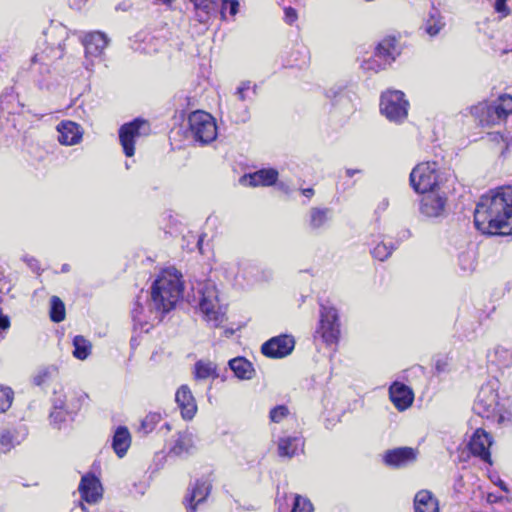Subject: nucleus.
Segmentation results:
<instances>
[{
  "label": "nucleus",
  "instance_id": "1",
  "mask_svg": "<svg viewBox=\"0 0 512 512\" xmlns=\"http://www.w3.org/2000/svg\"><path fill=\"white\" fill-rule=\"evenodd\" d=\"M181 273L174 267L163 269L151 286V299L147 308L139 300L132 309L134 329L149 332L160 323L163 316L172 310L182 297L183 282Z\"/></svg>",
  "mask_w": 512,
  "mask_h": 512
},
{
  "label": "nucleus",
  "instance_id": "2",
  "mask_svg": "<svg viewBox=\"0 0 512 512\" xmlns=\"http://www.w3.org/2000/svg\"><path fill=\"white\" fill-rule=\"evenodd\" d=\"M474 224L484 235H511L512 194H482L474 210Z\"/></svg>",
  "mask_w": 512,
  "mask_h": 512
},
{
  "label": "nucleus",
  "instance_id": "3",
  "mask_svg": "<svg viewBox=\"0 0 512 512\" xmlns=\"http://www.w3.org/2000/svg\"><path fill=\"white\" fill-rule=\"evenodd\" d=\"M455 181L453 172L440 169L435 161L421 162L410 173V184L415 192L456 191Z\"/></svg>",
  "mask_w": 512,
  "mask_h": 512
},
{
  "label": "nucleus",
  "instance_id": "4",
  "mask_svg": "<svg viewBox=\"0 0 512 512\" xmlns=\"http://www.w3.org/2000/svg\"><path fill=\"white\" fill-rule=\"evenodd\" d=\"M198 293L199 307L206 321L213 327H219L225 320L226 309L219 303L215 284L211 281L200 284Z\"/></svg>",
  "mask_w": 512,
  "mask_h": 512
},
{
  "label": "nucleus",
  "instance_id": "5",
  "mask_svg": "<svg viewBox=\"0 0 512 512\" xmlns=\"http://www.w3.org/2000/svg\"><path fill=\"white\" fill-rule=\"evenodd\" d=\"M409 102L400 90H387L382 93L380 111L390 121L400 123L407 118Z\"/></svg>",
  "mask_w": 512,
  "mask_h": 512
},
{
  "label": "nucleus",
  "instance_id": "6",
  "mask_svg": "<svg viewBox=\"0 0 512 512\" xmlns=\"http://www.w3.org/2000/svg\"><path fill=\"white\" fill-rule=\"evenodd\" d=\"M190 132L193 138L201 144H207L215 140L217 126L214 118L204 111H194L188 118Z\"/></svg>",
  "mask_w": 512,
  "mask_h": 512
},
{
  "label": "nucleus",
  "instance_id": "7",
  "mask_svg": "<svg viewBox=\"0 0 512 512\" xmlns=\"http://www.w3.org/2000/svg\"><path fill=\"white\" fill-rule=\"evenodd\" d=\"M327 345H336L340 337L338 311L335 307L322 304L320 309V325L317 330Z\"/></svg>",
  "mask_w": 512,
  "mask_h": 512
},
{
  "label": "nucleus",
  "instance_id": "8",
  "mask_svg": "<svg viewBox=\"0 0 512 512\" xmlns=\"http://www.w3.org/2000/svg\"><path fill=\"white\" fill-rule=\"evenodd\" d=\"M399 54L400 50L396 39L391 37L385 38L378 44L375 56L364 62L363 68L378 72L384 69L386 65L391 64Z\"/></svg>",
  "mask_w": 512,
  "mask_h": 512
},
{
  "label": "nucleus",
  "instance_id": "9",
  "mask_svg": "<svg viewBox=\"0 0 512 512\" xmlns=\"http://www.w3.org/2000/svg\"><path fill=\"white\" fill-rule=\"evenodd\" d=\"M149 133L147 121L135 119L129 123L123 124L119 129V140L123 152L127 157H132L135 153V143L141 137Z\"/></svg>",
  "mask_w": 512,
  "mask_h": 512
},
{
  "label": "nucleus",
  "instance_id": "10",
  "mask_svg": "<svg viewBox=\"0 0 512 512\" xmlns=\"http://www.w3.org/2000/svg\"><path fill=\"white\" fill-rule=\"evenodd\" d=\"M85 397L86 395H78L75 392H55L50 417L62 421L64 415L76 413L80 409L81 400Z\"/></svg>",
  "mask_w": 512,
  "mask_h": 512
},
{
  "label": "nucleus",
  "instance_id": "11",
  "mask_svg": "<svg viewBox=\"0 0 512 512\" xmlns=\"http://www.w3.org/2000/svg\"><path fill=\"white\" fill-rule=\"evenodd\" d=\"M498 393L491 385H483L474 403V411L481 417L490 418L499 406Z\"/></svg>",
  "mask_w": 512,
  "mask_h": 512
},
{
  "label": "nucleus",
  "instance_id": "12",
  "mask_svg": "<svg viewBox=\"0 0 512 512\" xmlns=\"http://www.w3.org/2000/svg\"><path fill=\"white\" fill-rule=\"evenodd\" d=\"M279 179V172L275 168H262L252 173L244 174L239 182L244 187L267 188L275 185Z\"/></svg>",
  "mask_w": 512,
  "mask_h": 512
},
{
  "label": "nucleus",
  "instance_id": "13",
  "mask_svg": "<svg viewBox=\"0 0 512 512\" xmlns=\"http://www.w3.org/2000/svg\"><path fill=\"white\" fill-rule=\"evenodd\" d=\"M419 211L426 218H439L445 214L447 197L445 194H420Z\"/></svg>",
  "mask_w": 512,
  "mask_h": 512
},
{
  "label": "nucleus",
  "instance_id": "14",
  "mask_svg": "<svg viewBox=\"0 0 512 512\" xmlns=\"http://www.w3.org/2000/svg\"><path fill=\"white\" fill-rule=\"evenodd\" d=\"M493 443L492 436L484 429H476L470 438L468 448L472 455L479 457L482 461L492 464L490 447Z\"/></svg>",
  "mask_w": 512,
  "mask_h": 512
},
{
  "label": "nucleus",
  "instance_id": "15",
  "mask_svg": "<svg viewBox=\"0 0 512 512\" xmlns=\"http://www.w3.org/2000/svg\"><path fill=\"white\" fill-rule=\"evenodd\" d=\"M295 346L292 336L279 335L266 341L261 348L262 353L270 358H283L289 355Z\"/></svg>",
  "mask_w": 512,
  "mask_h": 512
},
{
  "label": "nucleus",
  "instance_id": "16",
  "mask_svg": "<svg viewBox=\"0 0 512 512\" xmlns=\"http://www.w3.org/2000/svg\"><path fill=\"white\" fill-rule=\"evenodd\" d=\"M109 40L107 36L100 32L94 31L87 33L82 39V44L85 48L86 68L89 69L88 61L91 58H100L104 49L107 47Z\"/></svg>",
  "mask_w": 512,
  "mask_h": 512
},
{
  "label": "nucleus",
  "instance_id": "17",
  "mask_svg": "<svg viewBox=\"0 0 512 512\" xmlns=\"http://www.w3.org/2000/svg\"><path fill=\"white\" fill-rule=\"evenodd\" d=\"M418 450L411 447H399L388 450L384 455L386 465L394 468L406 467L417 460Z\"/></svg>",
  "mask_w": 512,
  "mask_h": 512
},
{
  "label": "nucleus",
  "instance_id": "18",
  "mask_svg": "<svg viewBox=\"0 0 512 512\" xmlns=\"http://www.w3.org/2000/svg\"><path fill=\"white\" fill-rule=\"evenodd\" d=\"M58 141L65 146L76 145L81 142L83 129L79 124L70 120L61 121L57 125Z\"/></svg>",
  "mask_w": 512,
  "mask_h": 512
},
{
  "label": "nucleus",
  "instance_id": "19",
  "mask_svg": "<svg viewBox=\"0 0 512 512\" xmlns=\"http://www.w3.org/2000/svg\"><path fill=\"white\" fill-rule=\"evenodd\" d=\"M175 401L185 420H191L197 412L196 400L191 389L187 385L178 388L175 394Z\"/></svg>",
  "mask_w": 512,
  "mask_h": 512
},
{
  "label": "nucleus",
  "instance_id": "20",
  "mask_svg": "<svg viewBox=\"0 0 512 512\" xmlns=\"http://www.w3.org/2000/svg\"><path fill=\"white\" fill-rule=\"evenodd\" d=\"M389 396L392 403L399 411H404L409 408L414 400L412 390L399 382H394L389 388Z\"/></svg>",
  "mask_w": 512,
  "mask_h": 512
},
{
  "label": "nucleus",
  "instance_id": "21",
  "mask_svg": "<svg viewBox=\"0 0 512 512\" xmlns=\"http://www.w3.org/2000/svg\"><path fill=\"white\" fill-rule=\"evenodd\" d=\"M498 108L499 103L497 101L493 103L483 102L473 107L472 113L477 116H479L480 113L483 114V116L480 119L482 123L495 124L501 120L506 119L508 116V114L505 111L500 110Z\"/></svg>",
  "mask_w": 512,
  "mask_h": 512
},
{
  "label": "nucleus",
  "instance_id": "22",
  "mask_svg": "<svg viewBox=\"0 0 512 512\" xmlns=\"http://www.w3.org/2000/svg\"><path fill=\"white\" fill-rule=\"evenodd\" d=\"M81 497L88 503H96L102 497V486L97 477L84 475L79 485Z\"/></svg>",
  "mask_w": 512,
  "mask_h": 512
},
{
  "label": "nucleus",
  "instance_id": "23",
  "mask_svg": "<svg viewBox=\"0 0 512 512\" xmlns=\"http://www.w3.org/2000/svg\"><path fill=\"white\" fill-rule=\"evenodd\" d=\"M211 490L207 480H197L190 493L185 497L184 504L191 512H196L198 504L205 501Z\"/></svg>",
  "mask_w": 512,
  "mask_h": 512
},
{
  "label": "nucleus",
  "instance_id": "24",
  "mask_svg": "<svg viewBox=\"0 0 512 512\" xmlns=\"http://www.w3.org/2000/svg\"><path fill=\"white\" fill-rule=\"evenodd\" d=\"M194 448L193 435L188 431L178 432L172 441L169 454L177 457L189 455Z\"/></svg>",
  "mask_w": 512,
  "mask_h": 512
},
{
  "label": "nucleus",
  "instance_id": "25",
  "mask_svg": "<svg viewBox=\"0 0 512 512\" xmlns=\"http://www.w3.org/2000/svg\"><path fill=\"white\" fill-rule=\"evenodd\" d=\"M446 23L441 12L434 6L425 17L422 29L430 37H436L444 29Z\"/></svg>",
  "mask_w": 512,
  "mask_h": 512
},
{
  "label": "nucleus",
  "instance_id": "26",
  "mask_svg": "<svg viewBox=\"0 0 512 512\" xmlns=\"http://www.w3.org/2000/svg\"><path fill=\"white\" fill-rule=\"evenodd\" d=\"M414 512H439V502L429 490H420L415 494Z\"/></svg>",
  "mask_w": 512,
  "mask_h": 512
},
{
  "label": "nucleus",
  "instance_id": "27",
  "mask_svg": "<svg viewBox=\"0 0 512 512\" xmlns=\"http://www.w3.org/2000/svg\"><path fill=\"white\" fill-rule=\"evenodd\" d=\"M304 447V439L301 436H285L278 441V454L281 457L292 458Z\"/></svg>",
  "mask_w": 512,
  "mask_h": 512
},
{
  "label": "nucleus",
  "instance_id": "28",
  "mask_svg": "<svg viewBox=\"0 0 512 512\" xmlns=\"http://www.w3.org/2000/svg\"><path fill=\"white\" fill-rule=\"evenodd\" d=\"M250 265L245 261L235 259L231 261H226L221 265V270L223 271L225 277L230 281H238L240 278L246 279L245 270L249 268Z\"/></svg>",
  "mask_w": 512,
  "mask_h": 512
},
{
  "label": "nucleus",
  "instance_id": "29",
  "mask_svg": "<svg viewBox=\"0 0 512 512\" xmlns=\"http://www.w3.org/2000/svg\"><path fill=\"white\" fill-rule=\"evenodd\" d=\"M130 445H131V435H130L129 430L124 426L118 427L116 429V431L113 435V439H112V447H113L115 453L119 457H123L126 454Z\"/></svg>",
  "mask_w": 512,
  "mask_h": 512
},
{
  "label": "nucleus",
  "instance_id": "30",
  "mask_svg": "<svg viewBox=\"0 0 512 512\" xmlns=\"http://www.w3.org/2000/svg\"><path fill=\"white\" fill-rule=\"evenodd\" d=\"M229 367L239 379L249 380L254 376V369L248 360L243 357H236L229 361Z\"/></svg>",
  "mask_w": 512,
  "mask_h": 512
},
{
  "label": "nucleus",
  "instance_id": "31",
  "mask_svg": "<svg viewBox=\"0 0 512 512\" xmlns=\"http://www.w3.org/2000/svg\"><path fill=\"white\" fill-rule=\"evenodd\" d=\"M194 378L196 380L215 379L219 376L217 365L212 361L199 360L194 365Z\"/></svg>",
  "mask_w": 512,
  "mask_h": 512
},
{
  "label": "nucleus",
  "instance_id": "32",
  "mask_svg": "<svg viewBox=\"0 0 512 512\" xmlns=\"http://www.w3.org/2000/svg\"><path fill=\"white\" fill-rule=\"evenodd\" d=\"M73 347V356L79 360H85L91 354V342L81 335H77L74 337Z\"/></svg>",
  "mask_w": 512,
  "mask_h": 512
},
{
  "label": "nucleus",
  "instance_id": "33",
  "mask_svg": "<svg viewBox=\"0 0 512 512\" xmlns=\"http://www.w3.org/2000/svg\"><path fill=\"white\" fill-rule=\"evenodd\" d=\"M330 218V210L327 208H313L310 212L309 225L312 229L323 227Z\"/></svg>",
  "mask_w": 512,
  "mask_h": 512
},
{
  "label": "nucleus",
  "instance_id": "34",
  "mask_svg": "<svg viewBox=\"0 0 512 512\" xmlns=\"http://www.w3.org/2000/svg\"><path fill=\"white\" fill-rule=\"evenodd\" d=\"M19 103L17 97L12 90L5 91L0 96V110L6 111L8 114L17 112Z\"/></svg>",
  "mask_w": 512,
  "mask_h": 512
},
{
  "label": "nucleus",
  "instance_id": "35",
  "mask_svg": "<svg viewBox=\"0 0 512 512\" xmlns=\"http://www.w3.org/2000/svg\"><path fill=\"white\" fill-rule=\"evenodd\" d=\"M59 369L56 365H48L40 368L35 374L33 381L37 386L52 380L58 375Z\"/></svg>",
  "mask_w": 512,
  "mask_h": 512
},
{
  "label": "nucleus",
  "instance_id": "36",
  "mask_svg": "<svg viewBox=\"0 0 512 512\" xmlns=\"http://www.w3.org/2000/svg\"><path fill=\"white\" fill-rule=\"evenodd\" d=\"M50 318L53 322L59 323L65 319V306L61 299L53 296L50 300Z\"/></svg>",
  "mask_w": 512,
  "mask_h": 512
},
{
  "label": "nucleus",
  "instance_id": "37",
  "mask_svg": "<svg viewBox=\"0 0 512 512\" xmlns=\"http://www.w3.org/2000/svg\"><path fill=\"white\" fill-rule=\"evenodd\" d=\"M394 249L395 247L392 245V243L381 241L372 249L371 254L375 259L384 261L390 257Z\"/></svg>",
  "mask_w": 512,
  "mask_h": 512
},
{
  "label": "nucleus",
  "instance_id": "38",
  "mask_svg": "<svg viewBox=\"0 0 512 512\" xmlns=\"http://www.w3.org/2000/svg\"><path fill=\"white\" fill-rule=\"evenodd\" d=\"M19 441L13 431L5 430L0 435V448L3 453L9 452Z\"/></svg>",
  "mask_w": 512,
  "mask_h": 512
},
{
  "label": "nucleus",
  "instance_id": "39",
  "mask_svg": "<svg viewBox=\"0 0 512 512\" xmlns=\"http://www.w3.org/2000/svg\"><path fill=\"white\" fill-rule=\"evenodd\" d=\"M161 415L159 413H149L146 417L141 421V425L139 431L144 435L149 434L154 430L156 425L160 422Z\"/></svg>",
  "mask_w": 512,
  "mask_h": 512
},
{
  "label": "nucleus",
  "instance_id": "40",
  "mask_svg": "<svg viewBox=\"0 0 512 512\" xmlns=\"http://www.w3.org/2000/svg\"><path fill=\"white\" fill-rule=\"evenodd\" d=\"M459 266L464 272H472L475 269V253L465 251L459 255Z\"/></svg>",
  "mask_w": 512,
  "mask_h": 512
},
{
  "label": "nucleus",
  "instance_id": "41",
  "mask_svg": "<svg viewBox=\"0 0 512 512\" xmlns=\"http://www.w3.org/2000/svg\"><path fill=\"white\" fill-rule=\"evenodd\" d=\"M291 512H313L311 502L300 495H293V507Z\"/></svg>",
  "mask_w": 512,
  "mask_h": 512
},
{
  "label": "nucleus",
  "instance_id": "42",
  "mask_svg": "<svg viewBox=\"0 0 512 512\" xmlns=\"http://www.w3.org/2000/svg\"><path fill=\"white\" fill-rule=\"evenodd\" d=\"M13 391L9 387H0V412L7 411L13 401Z\"/></svg>",
  "mask_w": 512,
  "mask_h": 512
},
{
  "label": "nucleus",
  "instance_id": "43",
  "mask_svg": "<svg viewBox=\"0 0 512 512\" xmlns=\"http://www.w3.org/2000/svg\"><path fill=\"white\" fill-rule=\"evenodd\" d=\"M289 415V409L285 405H278L271 409L269 418L274 423H280Z\"/></svg>",
  "mask_w": 512,
  "mask_h": 512
},
{
  "label": "nucleus",
  "instance_id": "44",
  "mask_svg": "<svg viewBox=\"0 0 512 512\" xmlns=\"http://www.w3.org/2000/svg\"><path fill=\"white\" fill-rule=\"evenodd\" d=\"M53 52L55 53L54 58H59L62 56L61 52H57L54 49L50 48L49 53L46 51H43L41 53H35L33 55V57L31 58V63L33 65L37 64V63L48 65V60L51 58L50 53H53Z\"/></svg>",
  "mask_w": 512,
  "mask_h": 512
},
{
  "label": "nucleus",
  "instance_id": "45",
  "mask_svg": "<svg viewBox=\"0 0 512 512\" xmlns=\"http://www.w3.org/2000/svg\"><path fill=\"white\" fill-rule=\"evenodd\" d=\"M255 94V88L251 86L250 82H243L237 88L236 95L240 101H246L251 99V96Z\"/></svg>",
  "mask_w": 512,
  "mask_h": 512
},
{
  "label": "nucleus",
  "instance_id": "46",
  "mask_svg": "<svg viewBox=\"0 0 512 512\" xmlns=\"http://www.w3.org/2000/svg\"><path fill=\"white\" fill-rule=\"evenodd\" d=\"M239 2L237 0H224L221 7V15L225 17V12L228 11L231 16L238 13Z\"/></svg>",
  "mask_w": 512,
  "mask_h": 512
},
{
  "label": "nucleus",
  "instance_id": "47",
  "mask_svg": "<svg viewBox=\"0 0 512 512\" xmlns=\"http://www.w3.org/2000/svg\"><path fill=\"white\" fill-rule=\"evenodd\" d=\"M500 110L505 111L508 115L512 113V96L503 95L497 100Z\"/></svg>",
  "mask_w": 512,
  "mask_h": 512
},
{
  "label": "nucleus",
  "instance_id": "48",
  "mask_svg": "<svg viewBox=\"0 0 512 512\" xmlns=\"http://www.w3.org/2000/svg\"><path fill=\"white\" fill-rule=\"evenodd\" d=\"M193 4L195 9L202 10L206 14L209 13L210 7L212 8L213 4L215 3V0H190Z\"/></svg>",
  "mask_w": 512,
  "mask_h": 512
},
{
  "label": "nucleus",
  "instance_id": "49",
  "mask_svg": "<svg viewBox=\"0 0 512 512\" xmlns=\"http://www.w3.org/2000/svg\"><path fill=\"white\" fill-rule=\"evenodd\" d=\"M497 423L500 426L512 425V413H500L497 415Z\"/></svg>",
  "mask_w": 512,
  "mask_h": 512
},
{
  "label": "nucleus",
  "instance_id": "50",
  "mask_svg": "<svg viewBox=\"0 0 512 512\" xmlns=\"http://www.w3.org/2000/svg\"><path fill=\"white\" fill-rule=\"evenodd\" d=\"M297 19V13L296 11L289 7L285 9V20L288 24H292Z\"/></svg>",
  "mask_w": 512,
  "mask_h": 512
},
{
  "label": "nucleus",
  "instance_id": "51",
  "mask_svg": "<svg viewBox=\"0 0 512 512\" xmlns=\"http://www.w3.org/2000/svg\"><path fill=\"white\" fill-rule=\"evenodd\" d=\"M495 10L498 13H501L503 16L508 14V9L506 6V0H496L495 2Z\"/></svg>",
  "mask_w": 512,
  "mask_h": 512
},
{
  "label": "nucleus",
  "instance_id": "52",
  "mask_svg": "<svg viewBox=\"0 0 512 512\" xmlns=\"http://www.w3.org/2000/svg\"><path fill=\"white\" fill-rule=\"evenodd\" d=\"M343 92L344 91L342 89L335 90L334 88H331L327 91V97L336 99L338 97V95L342 96Z\"/></svg>",
  "mask_w": 512,
  "mask_h": 512
},
{
  "label": "nucleus",
  "instance_id": "53",
  "mask_svg": "<svg viewBox=\"0 0 512 512\" xmlns=\"http://www.w3.org/2000/svg\"><path fill=\"white\" fill-rule=\"evenodd\" d=\"M505 190H508V192H512V185L498 186V187L490 189L489 192L499 193V192H505Z\"/></svg>",
  "mask_w": 512,
  "mask_h": 512
},
{
  "label": "nucleus",
  "instance_id": "54",
  "mask_svg": "<svg viewBox=\"0 0 512 512\" xmlns=\"http://www.w3.org/2000/svg\"><path fill=\"white\" fill-rule=\"evenodd\" d=\"M435 367H436V370L439 373L445 372L446 371V367H447V363L445 361H442V360H437Z\"/></svg>",
  "mask_w": 512,
  "mask_h": 512
},
{
  "label": "nucleus",
  "instance_id": "55",
  "mask_svg": "<svg viewBox=\"0 0 512 512\" xmlns=\"http://www.w3.org/2000/svg\"><path fill=\"white\" fill-rule=\"evenodd\" d=\"M361 173V170L360 169H346L345 170V174L347 177H353L355 174H359Z\"/></svg>",
  "mask_w": 512,
  "mask_h": 512
},
{
  "label": "nucleus",
  "instance_id": "56",
  "mask_svg": "<svg viewBox=\"0 0 512 512\" xmlns=\"http://www.w3.org/2000/svg\"><path fill=\"white\" fill-rule=\"evenodd\" d=\"M490 137H491V140L496 141V142H499L500 140L504 141L503 136L498 133H492V134H490Z\"/></svg>",
  "mask_w": 512,
  "mask_h": 512
},
{
  "label": "nucleus",
  "instance_id": "57",
  "mask_svg": "<svg viewBox=\"0 0 512 512\" xmlns=\"http://www.w3.org/2000/svg\"><path fill=\"white\" fill-rule=\"evenodd\" d=\"M498 499L499 498L497 496L493 495V494H489L488 497H487V500L490 503H495V502L498 501Z\"/></svg>",
  "mask_w": 512,
  "mask_h": 512
},
{
  "label": "nucleus",
  "instance_id": "58",
  "mask_svg": "<svg viewBox=\"0 0 512 512\" xmlns=\"http://www.w3.org/2000/svg\"><path fill=\"white\" fill-rule=\"evenodd\" d=\"M499 486H500V488H501L503 491H507V490H508V489H507L506 484H505L503 481H500V482H499Z\"/></svg>",
  "mask_w": 512,
  "mask_h": 512
},
{
  "label": "nucleus",
  "instance_id": "59",
  "mask_svg": "<svg viewBox=\"0 0 512 512\" xmlns=\"http://www.w3.org/2000/svg\"><path fill=\"white\" fill-rule=\"evenodd\" d=\"M246 119H247V111L245 112V115L243 117H241L239 120L244 122Z\"/></svg>",
  "mask_w": 512,
  "mask_h": 512
},
{
  "label": "nucleus",
  "instance_id": "60",
  "mask_svg": "<svg viewBox=\"0 0 512 512\" xmlns=\"http://www.w3.org/2000/svg\"><path fill=\"white\" fill-rule=\"evenodd\" d=\"M302 192H306V193H309V192H313L312 189L310 188H306V189H303Z\"/></svg>",
  "mask_w": 512,
  "mask_h": 512
},
{
  "label": "nucleus",
  "instance_id": "61",
  "mask_svg": "<svg viewBox=\"0 0 512 512\" xmlns=\"http://www.w3.org/2000/svg\"><path fill=\"white\" fill-rule=\"evenodd\" d=\"M164 427H165L167 430H170V429H171V428H170V425H169L168 423H166V424L164 425Z\"/></svg>",
  "mask_w": 512,
  "mask_h": 512
},
{
  "label": "nucleus",
  "instance_id": "62",
  "mask_svg": "<svg viewBox=\"0 0 512 512\" xmlns=\"http://www.w3.org/2000/svg\"><path fill=\"white\" fill-rule=\"evenodd\" d=\"M63 271H67V265H64L62 268Z\"/></svg>",
  "mask_w": 512,
  "mask_h": 512
},
{
  "label": "nucleus",
  "instance_id": "63",
  "mask_svg": "<svg viewBox=\"0 0 512 512\" xmlns=\"http://www.w3.org/2000/svg\"><path fill=\"white\" fill-rule=\"evenodd\" d=\"M508 51H509V50H503V51H502V54H506V53H508Z\"/></svg>",
  "mask_w": 512,
  "mask_h": 512
},
{
  "label": "nucleus",
  "instance_id": "64",
  "mask_svg": "<svg viewBox=\"0 0 512 512\" xmlns=\"http://www.w3.org/2000/svg\"><path fill=\"white\" fill-rule=\"evenodd\" d=\"M203 239L200 237L198 243H202Z\"/></svg>",
  "mask_w": 512,
  "mask_h": 512
}]
</instances>
